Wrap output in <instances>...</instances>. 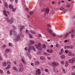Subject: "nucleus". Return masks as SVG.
I'll return each mask as SVG.
<instances>
[{"mask_svg": "<svg viewBox=\"0 0 75 75\" xmlns=\"http://www.w3.org/2000/svg\"><path fill=\"white\" fill-rule=\"evenodd\" d=\"M33 51H35V48L33 47Z\"/></svg>", "mask_w": 75, "mask_h": 75, "instance_id": "60", "label": "nucleus"}, {"mask_svg": "<svg viewBox=\"0 0 75 75\" xmlns=\"http://www.w3.org/2000/svg\"><path fill=\"white\" fill-rule=\"evenodd\" d=\"M36 74H38V75H40L41 74V72H40V69H38L37 71L36 72Z\"/></svg>", "mask_w": 75, "mask_h": 75, "instance_id": "7", "label": "nucleus"}, {"mask_svg": "<svg viewBox=\"0 0 75 75\" xmlns=\"http://www.w3.org/2000/svg\"><path fill=\"white\" fill-rule=\"evenodd\" d=\"M3 65L4 67H6V63L5 62H4L3 63Z\"/></svg>", "mask_w": 75, "mask_h": 75, "instance_id": "31", "label": "nucleus"}, {"mask_svg": "<svg viewBox=\"0 0 75 75\" xmlns=\"http://www.w3.org/2000/svg\"><path fill=\"white\" fill-rule=\"evenodd\" d=\"M62 54H63V52H61L60 53H59V55H62Z\"/></svg>", "mask_w": 75, "mask_h": 75, "instance_id": "56", "label": "nucleus"}, {"mask_svg": "<svg viewBox=\"0 0 75 75\" xmlns=\"http://www.w3.org/2000/svg\"><path fill=\"white\" fill-rule=\"evenodd\" d=\"M72 55V53H71L69 52V53L68 54V55L69 56H71Z\"/></svg>", "mask_w": 75, "mask_h": 75, "instance_id": "43", "label": "nucleus"}, {"mask_svg": "<svg viewBox=\"0 0 75 75\" xmlns=\"http://www.w3.org/2000/svg\"><path fill=\"white\" fill-rule=\"evenodd\" d=\"M73 33H74V30H72L71 32L70 33V34H74Z\"/></svg>", "mask_w": 75, "mask_h": 75, "instance_id": "41", "label": "nucleus"}, {"mask_svg": "<svg viewBox=\"0 0 75 75\" xmlns=\"http://www.w3.org/2000/svg\"><path fill=\"white\" fill-rule=\"evenodd\" d=\"M66 7H71V5H67L66 6Z\"/></svg>", "mask_w": 75, "mask_h": 75, "instance_id": "38", "label": "nucleus"}, {"mask_svg": "<svg viewBox=\"0 0 75 75\" xmlns=\"http://www.w3.org/2000/svg\"><path fill=\"white\" fill-rule=\"evenodd\" d=\"M47 53L46 52H45L44 53V55H46Z\"/></svg>", "mask_w": 75, "mask_h": 75, "instance_id": "55", "label": "nucleus"}, {"mask_svg": "<svg viewBox=\"0 0 75 75\" xmlns=\"http://www.w3.org/2000/svg\"><path fill=\"white\" fill-rule=\"evenodd\" d=\"M26 10H27V11H28L29 9H28V8H26Z\"/></svg>", "mask_w": 75, "mask_h": 75, "instance_id": "63", "label": "nucleus"}, {"mask_svg": "<svg viewBox=\"0 0 75 75\" xmlns=\"http://www.w3.org/2000/svg\"><path fill=\"white\" fill-rule=\"evenodd\" d=\"M64 52V50H63V49H61V52H62L63 53V52Z\"/></svg>", "mask_w": 75, "mask_h": 75, "instance_id": "57", "label": "nucleus"}, {"mask_svg": "<svg viewBox=\"0 0 75 75\" xmlns=\"http://www.w3.org/2000/svg\"><path fill=\"white\" fill-rule=\"evenodd\" d=\"M51 57H47V59H49V60H51Z\"/></svg>", "mask_w": 75, "mask_h": 75, "instance_id": "49", "label": "nucleus"}, {"mask_svg": "<svg viewBox=\"0 0 75 75\" xmlns=\"http://www.w3.org/2000/svg\"><path fill=\"white\" fill-rule=\"evenodd\" d=\"M13 35H17V32L16 31H15L13 32Z\"/></svg>", "mask_w": 75, "mask_h": 75, "instance_id": "30", "label": "nucleus"}, {"mask_svg": "<svg viewBox=\"0 0 75 75\" xmlns=\"http://www.w3.org/2000/svg\"><path fill=\"white\" fill-rule=\"evenodd\" d=\"M7 64L8 67H10V65H11V63H10V62L8 60L7 61Z\"/></svg>", "mask_w": 75, "mask_h": 75, "instance_id": "11", "label": "nucleus"}, {"mask_svg": "<svg viewBox=\"0 0 75 75\" xmlns=\"http://www.w3.org/2000/svg\"><path fill=\"white\" fill-rule=\"evenodd\" d=\"M47 30L48 31L50 34L51 35H52L53 37H55V36H56V35H55V34L54 33H53V31H52V30L48 28L47 29Z\"/></svg>", "mask_w": 75, "mask_h": 75, "instance_id": "1", "label": "nucleus"}, {"mask_svg": "<svg viewBox=\"0 0 75 75\" xmlns=\"http://www.w3.org/2000/svg\"><path fill=\"white\" fill-rule=\"evenodd\" d=\"M52 65L53 67H56L57 66V64H56L54 62L52 63Z\"/></svg>", "mask_w": 75, "mask_h": 75, "instance_id": "10", "label": "nucleus"}, {"mask_svg": "<svg viewBox=\"0 0 75 75\" xmlns=\"http://www.w3.org/2000/svg\"><path fill=\"white\" fill-rule=\"evenodd\" d=\"M60 10H64V8L63 7H62L60 8Z\"/></svg>", "mask_w": 75, "mask_h": 75, "instance_id": "54", "label": "nucleus"}, {"mask_svg": "<svg viewBox=\"0 0 75 75\" xmlns=\"http://www.w3.org/2000/svg\"><path fill=\"white\" fill-rule=\"evenodd\" d=\"M64 63H65L64 62V61H62L61 62V64H64Z\"/></svg>", "mask_w": 75, "mask_h": 75, "instance_id": "46", "label": "nucleus"}, {"mask_svg": "<svg viewBox=\"0 0 75 75\" xmlns=\"http://www.w3.org/2000/svg\"><path fill=\"white\" fill-rule=\"evenodd\" d=\"M10 68V67H6V69H8V68Z\"/></svg>", "mask_w": 75, "mask_h": 75, "instance_id": "53", "label": "nucleus"}, {"mask_svg": "<svg viewBox=\"0 0 75 75\" xmlns=\"http://www.w3.org/2000/svg\"><path fill=\"white\" fill-rule=\"evenodd\" d=\"M3 13L4 14V15L6 16V17H7V14L6 13V11L4 10L3 11Z\"/></svg>", "mask_w": 75, "mask_h": 75, "instance_id": "13", "label": "nucleus"}, {"mask_svg": "<svg viewBox=\"0 0 75 75\" xmlns=\"http://www.w3.org/2000/svg\"><path fill=\"white\" fill-rule=\"evenodd\" d=\"M13 28L14 30H16V28L15 27V26H14V25H13Z\"/></svg>", "mask_w": 75, "mask_h": 75, "instance_id": "47", "label": "nucleus"}, {"mask_svg": "<svg viewBox=\"0 0 75 75\" xmlns=\"http://www.w3.org/2000/svg\"><path fill=\"white\" fill-rule=\"evenodd\" d=\"M64 42L65 43L67 42H69V41L67 40H65Z\"/></svg>", "mask_w": 75, "mask_h": 75, "instance_id": "37", "label": "nucleus"}, {"mask_svg": "<svg viewBox=\"0 0 75 75\" xmlns=\"http://www.w3.org/2000/svg\"><path fill=\"white\" fill-rule=\"evenodd\" d=\"M74 61H75V57H73L71 59H70L69 60V62L71 64H74Z\"/></svg>", "mask_w": 75, "mask_h": 75, "instance_id": "3", "label": "nucleus"}, {"mask_svg": "<svg viewBox=\"0 0 75 75\" xmlns=\"http://www.w3.org/2000/svg\"><path fill=\"white\" fill-rule=\"evenodd\" d=\"M42 46L44 48H46V45H45V44H43Z\"/></svg>", "mask_w": 75, "mask_h": 75, "instance_id": "36", "label": "nucleus"}, {"mask_svg": "<svg viewBox=\"0 0 75 75\" xmlns=\"http://www.w3.org/2000/svg\"><path fill=\"white\" fill-rule=\"evenodd\" d=\"M5 6L6 8H8V6H7V3H5Z\"/></svg>", "mask_w": 75, "mask_h": 75, "instance_id": "28", "label": "nucleus"}, {"mask_svg": "<svg viewBox=\"0 0 75 75\" xmlns=\"http://www.w3.org/2000/svg\"><path fill=\"white\" fill-rule=\"evenodd\" d=\"M0 71L1 74H3V71L2 70L0 69Z\"/></svg>", "mask_w": 75, "mask_h": 75, "instance_id": "39", "label": "nucleus"}, {"mask_svg": "<svg viewBox=\"0 0 75 75\" xmlns=\"http://www.w3.org/2000/svg\"><path fill=\"white\" fill-rule=\"evenodd\" d=\"M12 32H13V30H11L10 31V34L11 35L13 34V33H12Z\"/></svg>", "mask_w": 75, "mask_h": 75, "instance_id": "34", "label": "nucleus"}, {"mask_svg": "<svg viewBox=\"0 0 75 75\" xmlns=\"http://www.w3.org/2000/svg\"><path fill=\"white\" fill-rule=\"evenodd\" d=\"M61 58H65V56L64 55H62L61 56Z\"/></svg>", "mask_w": 75, "mask_h": 75, "instance_id": "21", "label": "nucleus"}, {"mask_svg": "<svg viewBox=\"0 0 75 75\" xmlns=\"http://www.w3.org/2000/svg\"><path fill=\"white\" fill-rule=\"evenodd\" d=\"M22 61L23 62L24 65H25V64H26V62H25V61L23 59H22Z\"/></svg>", "mask_w": 75, "mask_h": 75, "instance_id": "19", "label": "nucleus"}, {"mask_svg": "<svg viewBox=\"0 0 75 75\" xmlns=\"http://www.w3.org/2000/svg\"><path fill=\"white\" fill-rule=\"evenodd\" d=\"M7 74H10V72L8 70L7 71Z\"/></svg>", "mask_w": 75, "mask_h": 75, "instance_id": "45", "label": "nucleus"}, {"mask_svg": "<svg viewBox=\"0 0 75 75\" xmlns=\"http://www.w3.org/2000/svg\"><path fill=\"white\" fill-rule=\"evenodd\" d=\"M65 52L66 53V54H68V50H66Z\"/></svg>", "mask_w": 75, "mask_h": 75, "instance_id": "51", "label": "nucleus"}, {"mask_svg": "<svg viewBox=\"0 0 75 75\" xmlns=\"http://www.w3.org/2000/svg\"><path fill=\"white\" fill-rule=\"evenodd\" d=\"M31 65H32V66H33V67H34V64L32 63L31 64Z\"/></svg>", "mask_w": 75, "mask_h": 75, "instance_id": "52", "label": "nucleus"}, {"mask_svg": "<svg viewBox=\"0 0 75 75\" xmlns=\"http://www.w3.org/2000/svg\"><path fill=\"white\" fill-rule=\"evenodd\" d=\"M29 13L30 15H33V14H34V13L33 12H30Z\"/></svg>", "mask_w": 75, "mask_h": 75, "instance_id": "35", "label": "nucleus"}, {"mask_svg": "<svg viewBox=\"0 0 75 75\" xmlns=\"http://www.w3.org/2000/svg\"><path fill=\"white\" fill-rule=\"evenodd\" d=\"M40 59L41 60H44V59H45V57H40Z\"/></svg>", "mask_w": 75, "mask_h": 75, "instance_id": "15", "label": "nucleus"}, {"mask_svg": "<svg viewBox=\"0 0 75 75\" xmlns=\"http://www.w3.org/2000/svg\"><path fill=\"white\" fill-rule=\"evenodd\" d=\"M45 72H48V69H46L45 70Z\"/></svg>", "mask_w": 75, "mask_h": 75, "instance_id": "58", "label": "nucleus"}, {"mask_svg": "<svg viewBox=\"0 0 75 75\" xmlns=\"http://www.w3.org/2000/svg\"><path fill=\"white\" fill-rule=\"evenodd\" d=\"M69 46H65L64 47V49H67L69 48Z\"/></svg>", "mask_w": 75, "mask_h": 75, "instance_id": "20", "label": "nucleus"}, {"mask_svg": "<svg viewBox=\"0 0 75 75\" xmlns=\"http://www.w3.org/2000/svg\"><path fill=\"white\" fill-rule=\"evenodd\" d=\"M71 33V31H70L69 33H66V35H68V34H69L70 33Z\"/></svg>", "mask_w": 75, "mask_h": 75, "instance_id": "50", "label": "nucleus"}, {"mask_svg": "<svg viewBox=\"0 0 75 75\" xmlns=\"http://www.w3.org/2000/svg\"><path fill=\"white\" fill-rule=\"evenodd\" d=\"M33 49V47L32 46H30L29 47V49L28 50V52H30V50H32Z\"/></svg>", "mask_w": 75, "mask_h": 75, "instance_id": "6", "label": "nucleus"}, {"mask_svg": "<svg viewBox=\"0 0 75 75\" xmlns=\"http://www.w3.org/2000/svg\"><path fill=\"white\" fill-rule=\"evenodd\" d=\"M23 71H24V69H23V68H21L19 69V72H23Z\"/></svg>", "mask_w": 75, "mask_h": 75, "instance_id": "8", "label": "nucleus"}, {"mask_svg": "<svg viewBox=\"0 0 75 75\" xmlns=\"http://www.w3.org/2000/svg\"><path fill=\"white\" fill-rule=\"evenodd\" d=\"M6 21H8V22H10V19H9L8 18H7L6 19Z\"/></svg>", "mask_w": 75, "mask_h": 75, "instance_id": "33", "label": "nucleus"}, {"mask_svg": "<svg viewBox=\"0 0 75 75\" xmlns=\"http://www.w3.org/2000/svg\"><path fill=\"white\" fill-rule=\"evenodd\" d=\"M69 65V63L68 62L66 61L65 64V67H67Z\"/></svg>", "mask_w": 75, "mask_h": 75, "instance_id": "9", "label": "nucleus"}, {"mask_svg": "<svg viewBox=\"0 0 75 75\" xmlns=\"http://www.w3.org/2000/svg\"><path fill=\"white\" fill-rule=\"evenodd\" d=\"M9 7L11 9H12L13 11H15L16 10V8H14V7H13L11 4L9 5Z\"/></svg>", "mask_w": 75, "mask_h": 75, "instance_id": "4", "label": "nucleus"}, {"mask_svg": "<svg viewBox=\"0 0 75 75\" xmlns=\"http://www.w3.org/2000/svg\"><path fill=\"white\" fill-rule=\"evenodd\" d=\"M58 4H61V1H59L58 2Z\"/></svg>", "mask_w": 75, "mask_h": 75, "instance_id": "61", "label": "nucleus"}, {"mask_svg": "<svg viewBox=\"0 0 75 75\" xmlns=\"http://www.w3.org/2000/svg\"><path fill=\"white\" fill-rule=\"evenodd\" d=\"M38 36L39 37H42V35L40 34H39Z\"/></svg>", "mask_w": 75, "mask_h": 75, "instance_id": "44", "label": "nucleus"}, {"mask_svg": "<svg viewBox=\"0 0 75 75\" xmlns=\"http://www.w3.org/2000/svg\"><path fill=\"white\" fill-rule=\"evenodd\" d=\"M26 34H28V30H26Z\"/></svg>", "mask_w": 75, "mask_h": 75, "instance_id": "48", "label": "nucleus"}, {"mask_svg": "<svg viewBox=\"0 0 75 75\" xmlns=\"http://www.w3.org/2000/svg\"><path fill=\"white\" fill-rule=\"evenodd\" d=\"M13 69H14V70L16 71H18V69H17L15 67H13Z\"/></svg>", "mask_w": 75, "mask_h": 75, "instance_id": "14", "label": "nucleus"}, {"mask_svg": "<svg viewBox=\"0 0 75 75\" xmlns=\"http://www.w3.org/2000/svg\"><path fill=\"white\" fill-rule=\"evenodd\" d=\"M38 45L39 46H38ZM38 45H35V47L36 48H38V50H40V51H41V50H42V48L40 47L41 46V43H40L38 44Z\"/></svg>", "mask_w": 75, "mask_h": 75, "instance_id": "2", "label": "nucleus"}, {"mask_svg": "<svg viewBox=\"0 0 75 75\" xmlns=\"http://www.w3.org/2000/svg\"><path fill=\"white\" fill-rule=\"evenodd\" d=\"M49 11H50V9H49L47 8L46 11H45V12H46L47 13V14H48V13H49Z\"/></svg>", "mask_w": 75, "mask_h": 75, "instance_id": "17", "label": "nucleus"}, {"mask_svg": "<svg viewBox=\"0 0 75 75\" xmlns=\"http://www.w3.org/2000/svg\"><path fill=\"white\" fill-rule=\"evenodd\" d=\"M16 38L15 40V41L16 42H17V41H18L19 40H20V35H17L16 36Z\"/></svg>", "mask_w": 75, "mask_h": 75, "instance_id": "5", "label": "nucleus"}, {"mask_svg": "<svg viewBox=\"0 0 75 75\" xmlns=\"http://www.w3.org/2000/svg\"><path fill=\"white\" fill-rule=\"evenodd\" d=\"M68 11V9H64L62 11H63V12H65V11Z\"/></svg>", "mask_w": 75, "mask_h": 75, "instance_id": "40", "label": "nucleus"}, {"mask_svg": "<svg viewBox=\"0 0 75 75\" xmlns=\"http://www.w3.org/2000/svg\"><path fill=\"white\" fill-rule=\"evenodd\" d=\"M6 52H8L10 51V50L8 49H7L6 50Z\"/></svg>", "mask_w": 75, "mask_h": 75, "instance_id": "26", "label": "nucleus"}, {"mask_svg": "<svg viewBox=\"0 0 75 75\" xmlns=\"http://www.w3.org/2000/svg\"><path fill=\"white\" fill-rule=\"evenodd\" d=\"M71 37L72 38H74V34H72V33L71 34Z\"/></svg>", "mask_w": 75, "mask_h": 75, "instance_id": "27", "label": "nucleus"}, {"mask_svg": "<svg viewBox=\"0 0 75 75\" xmlns=\"http://www.w3.org/2000/svg\"><path fill=\"white\" fill-rule=\"evenodd\" d=\"M69 48H71V49L73 48V45H71L69 46Z\"/></svg>", "mask_w": 75, "mask_h": 75, "instance_id": "23", "label": "nucleus"}, {"mask_svg": "<svg viewBox=\"0 0 75 75\" xmlns=\"http://www.w3.org/2000/svg\"><path fill=\"white\" fill-rule=\"evenodd\" d=\"M30 42L31 44H34V41L33 40H30Z\"/></svg>", "mask_w": 75, "mask_h": 75, "instance_id": "18", "label": "nucleus"}, {"mask_svg": "<svg viewBox=\"0 0 75 75\" xmlns=\"http://www.w3.org/2000/svg\"><path fill=\"white\" fill-rule=\"evenodd\" d=\"M24 28V26H22L21 28V31H22V30H23V28Z\"/></svg>", "mask_w": 75, "mask_h": 75, "instance_id": "25", "label": "nucleus"}, {"mask_svg": "<svg viewBox=\"0 0 75 75\" xmlns=\"http://www.w3.org/2000/svg\"><path fill=\"white\" fill-rule=\"evenodd\" d=\"M30 32L31 33H32V34H35L36 33L35 32L33 31L32 30H31Z\"/></svg>", "mask_w": 75, "mask_h": 75, "instance_id": "16", "label": "nucleus"}, {"mask_svg": "<svg viewBox=\"0 0 75 75\" xmlns=\"http://www.w3.org/2000/svg\"><path fill=\"white\" fill-rule=\"evenodd\" d=\"M29 36L30 38H33V36H32V35H31V34H29Z\"/></svg>", "mask_w": 75, "mask_h": 75, "instance_id": "24", "label": "nucleus"}, {"mask_svg": "<svg viewBox=\"0 0 75 75\" xmlns=\"http://www.w3.org/2000/svg\"><path fill=\"white\" fill-rule=\"evenodd\" d=\"M35 64L36 65H39V62L38 61H36L35 62Z\"/></svg>", "mask_w": 75, "mask_h": 75, "instance_id": "22", "label": "nucleus"}, {"mask_svg": "<svg viewBox=\"0 0 75 75\" xmlns=\"http://www.w3.org/2000/svg\"><path fill=\"white\" fill-rule=\"evenodd\" d=\"M54 3H55V2H54V1H53L52 2V4H54Z\"/></svg>", "mask_w": 75, "mask_h": 75, "instance_id": "59", "label": "nucleus"}, {"mask_svg": "<svg viewBox=\"0 0 75 75\" xmlns=\"http://www.w3.org/2000/svg\"><path fill=\"white\" fill-rule=\"evenodd\" d=\"M6 45H4L3 46V47L4 48H5L6 47Z\"/></svg>", "mask_w": 75, "mask_h": 75, "instance_id": "64", "label": "nucleus"}, {"mask_svg": "<svg viewBox=\"0 0 75 75\" xmlns=\"http://www.w3.org/2000/svg\"><path fill=\"white\" fill-rule=\"evenodd\" d=\"M47 52H49V53H51V50H47Z\"/></svg>", "mask_w": 75, "mask_h": 75, "instance_id": "29", "label": "nucleus"}, {"mask_svg": "<svg viewBox=\"0 0 75 75\" xmlns=\"http://www.w3.org/2000/svg\"><path fill=\"white\" fill-rule=\"evenodd\" d=\"M14 22V18H13V17L11 19V21H10V23H11H11H13V22Z\"/></svg>", "mask_w": 75, "mask_h": 75, "instance_id": "12", "label": "nucleus"}, {"mask_svg": "<svg viewBox=\"0 0 75 75\" xmlns=\"http://www.w3.org/2000/svg\"><path fill=\"white\" fill-rule=\"evenodd\" d=\"M12 45V44L11 43H9V46L11 47Z\"/></svg>", "mask_w": 75, "mask_h": 75, "instance_id": "42", "label": "nucleus"}, {"mask_svg": "<svg viewBox=\"0 0 75 75\" xmlns=\"http://www.w3.org/2000/svg\"><path fill=\"white\" fill-rule=\"evenodd\" d=\"M47 27H49V28H51V25L50 24L48 25Z\"/></svg>", "mask_w": 75, "mask_h": 75, "instance_id": "32", "label": "nucleus"}, {"mask_svg": "<svg viewBox=\"0 0 75 75\" xmlns=\"http://www.w3.org/2000/svg\"><path fill=\"white\" fill-rule=\"evenodd\" d=\"M15 1H16V3H18V0H15Z\"/></svg>", "mask_w": 75, "mask_h": 75, "instance_id": "62", "label": "nucleus"}]
</instances>
